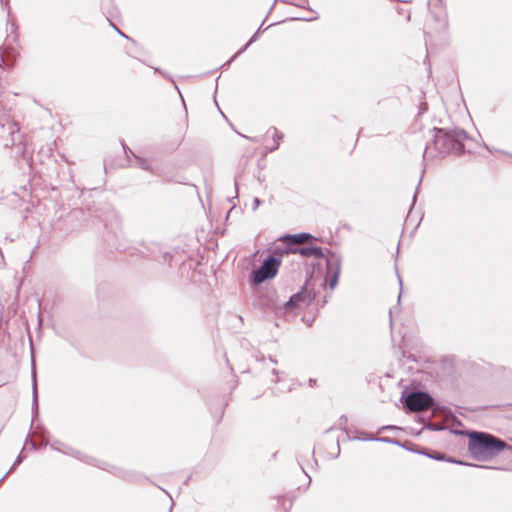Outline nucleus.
I'll list each match as a JSON object with an SVG mask.
<instances>
[{
	"mask_svg": "<svg viewBox=\"0 0 512 512\" xmlns=\"http://www.w3.org/2000/svg\"><path fill=\"white\" fill-rule=\"evenodd\" d=\"M467 437L468 451L471 457L477 461L490 460L504 450H508L512 456V446L493 434L471 431L467 433Z\"/></svg>",
	"mask_w": 512,
	"mask_h": 512,
	"instance_id": "f257e3e1",
	"label": "nucleus"
},
{
	"mask_svg": "<svg viewBox=\"0 0 512 512\" xmlns=\"http://www.w3.org/2000/svg\"><path fill=\"white\" fill-rule=\"evenodd\" d=\"M433 145L439 154L454 153L460 155L465 152L464 141L468 134L464 129L433 128Z\"/></svg>",
	"mask_w": 512,
	"mask_h": 512,
	"instance_id": "f03ea898",
	"label": "nucleus"
},
{
	"mask_svg": "<svg viewBox=\"0 0 512 512\" xmlns=\"http://www.w3.org/2000/svg\"><path fill=\"white\" fill-rule=\"evenodd\" d=\"M50 448L55 451L61 452L65 455L74 457V458H76L82 462H85L89 465L97 466L103 470H107L116 476H122V474H123L122 469H120L116 466H113V465H109L106 462L98 461L95 458L88 456L77 449L67 446L58 440H55L52 443H50Z\"/></svg>",
	"mask_w": 512,
	"mask_h": 512,
	"instance_id": "7ed1b4c3",
	"label": "nucleus"
},
{
	"mask_svg": "<svg viewBox=\"0 0 512 512\" xmlns=\"http://www.w3.org/2000/svg\"><path fill=\"white\" fill-rule=\"evenodd\" d=\"M3 133V145L5 148H11L13 157L18 159L25 157L26 142L25 137L20 133L19 125L15 122H8L6 125H2Z\"/></svg>",
	"mask_w": 512,
	"mask_h": 512,
	"instance_id": "20e7f679",
	"label": "nucleus"
},
{
	"mask_svg": "<svg viewBox=\"0 0 512 512\" xmlns=\"http://www.w3.org/2000/svg\"><path fill=\"white\" fill-rule=\"evenodd\" d=\"M317 238L310 233L302 232L298 234H285L278 239L279 243L273 246L272 252L275 257H282L285 255H293L295 244H302L304 242L311 243L316 241Z\"/></svg>",
	"mask_w": 512,
	"mask_h": 512,
	"instance_id": "39448f33",
	"label": "nucleus"
},
{
	"mask_svg": "<svg viewBox=\"0 0 512 512\" xmlns=\"http://www.w3.org/2000/svg\"><path fill=\"white\" fill-rule=\"evenodd\" d=\"M281 259L275 256H268L262 264L251 272L249 282L252 286H258L266 280L276 276Z\"/></svg>",
	"mask_w": 512,
	"mask_h": 512,
	"instance_id": "423d86ee",
	"label": "nucleus"
},
{
	"mask_svg": "<svg viewBox=\"0 0 512 512\" xmlns=\"http://www.w3.org/2000/svg\"><path fill=\"white\" fill-rule=\"evenodd\" d=\"M400 401L409 412L428 409L433 404V397L426 391H403Z\"/></svg>",
	"mask_w": 512,
	"mask_h": 512,
	"instance_id": "0eeeda50",
	"label": "nucleus"
},
{
	"mask_svg": "<svg viewBox=\"0 0 512 512\" xmlns=\"http://www.w3.org/2000/svg\"><path fill=\"white\" fill-rule=\"evenodd\" d=\"M316 298V293L308 287L306 282L302 289L293 294L285 304L286 309H293L299 307L300 304L310 305Z\"/></svg>",
	"mask_w": 512,
	"mask_h": 512,
	"instance_id": "6e6552de",
	"label": "nucleus"
},
{
	"mask_svg": "<svg viewBox=\"0 0 512 512\" xmlns=\"http://www.w3.org/2000/svg\"><path fill=\"white\" fill-rule=\"evenodd\" d=\"M403 447L409 451H412L414 453H418V454H421V455H424V456H427L431 459H434V460H437V461H447V462H450V463H456V464H460V465H469V466H475V467H481V465H476V464H469V463H466V462H463V461H459V460H455L451 457H447L445 454L443 453H440V452H436V451H430V450H427V449H424V448H412V447H409L408 446V443H404ZM482 468H488L487 466H482Z\"/></svg>",
	"mask_w": 512,
	"mask_h": 512,
	"instance_id": "1a4fd4ad",
	"label": "nucleus"
},
{
	"mask_svg": "<svg viewBox=\"0 0 512 512\" xmlns=\"http://www.w3.org/2000/svg\"><path fill=\"white\" fill-rule=\"evenodd\" d=\"M327 270L332 273L329 280V288L334 289L338 283L340 272H341V257L335 252H329V256L326 258Z\"/></svg>",
	"mask_w": 512,
	"mask_h": 512,
	"instance_id": "9d476101",
	"label": "nucleus"
},
{
	"mask_svg": "<svg viewBox=\"0 0 512 512\" xmlns=\"http://www.w3.org/2000/svg\"><path fill=\"white\" fill-rule=\"evenodd\" d=\"M313 242L314 241H312L311 243L305 242L306 244H309L308 246H300V244H295L293 255L299 256L301 258H313V259L326 258L324 250L319 246L313 245Z\"/></svg>",
	"mask_w": 512,
	"mask_h": 512,
	"instance_id": "9b49d317",
	"label": "nucleus"
},
{
	"mask_svg": "<svg viewBox=\"0 0 512 512\" xmlns=\"http://www.w3.org/2000/svg\"><path fill=\"white\" fill-rule=\"evenodd\" d=\"M124 150L127 155H128V153H130L135 158V161H136L135 165L137 167H139L140 169L146 170V171H152L151 165L145 158L135 155L131 149L126 148L125 146H124Z\"/></svg>",
	"mask_w": 512,
	"mask_h": 512,
	"instance_id": "f8f14e48",
	"label": "nucleus"
},
{
	"mask_svg": "<svg viewBox=\"0 0 512 512\" xmlns=\"http://www.w3.org/2000/svg\"><path fill=\"white\" fill-rule=\"evenodd\" d=\"M102 11L109 23H111L112 19L116 18L119 14L118 8L114 5L113 0H110L107 7L102 4Z\"/></svg>",
	"mask_w": 512,
	"mask_h": 512,
	"instance_id": "ddd939ff",
	"label": "nucleus"
},
{
	"mask_svg": "<svg viewBox=\"0 0 512 512\" xmlns=\"http://www.w3.org/2000/svg\"><path fill=\"white\" fill-rule=\"evenodd\" d=\"M260 32V28L257 32L250 38V40L230 59L228 60L223 67H228L233 60H235L240 54H242L253 42H255L258 38V34Z\"/></svg>",
	"mask_w": 512,
	"mask_h": 512,
	"instance_id": "4468645a",
	"label": "nucleus"
},
{
	"mask_svg": "<svg viewBox=\"0 0 512 512\" xmlns=\"http://www.w3.org/2000/svg\"><path fill=\"white\" fill-rule=\"evenodd\" d=\"M272 132V138H273V146L269 148V151L272 152L276 149H278L279 145H280V141L283 139V134L280 133L277 128L275 127H271L267 133H271Z\"/></svg>",
	"mask_w": 512,
	"mask_h": 512,
	"instance_id": "2eb2a0df",
	"label": "nucleus"
},
{
	"mask_svg": "<svg viewBox=\"0 0 512 512\" xmlns=\"http://www.w3.org/2000/svg\"><path fill=\"white\" fill-rule=\"evenodd\" d=\"M32 367H33V371H32V379H33V386H32V390H33V405L37 408V406H38L37 382H36L35 361H34L33 358H32Z\"/></svg>",
	"mask_w": 512,
	"mask_h": 512,
	"instance_id": "dca6fc26",
	"label": "nucleus"
},
{
	"mask_svg": "<svg viewBox=\"0 0 512 512\" xmlns=\"http://www.w3.org/2000/svg\"><path fill=\"white\" fill-rule=\"evenodd\" d=\"M25 458L26 455L23 453L22 450L6 473L10 475L24 461Z\"/></svg>",
	"mask_w": 512,
	"mask_h": 512,
	"instance_id": "f3484780",
	"label": "nucleus"
},
{
	"mask_svg": "<svg viewBox=\"0 0 512 512\" xmlns=\"http://www.w3.org/2000/svg\"><path fill=\"white\" fill-rule=\"evenodd\" d=\"M30 444L31 446V449H39V448H42V447H45L48 445V441L47 440H43L39 445H37L35 442L31 441L29 436H27L26 438V441H25V444Z\"/></svg>",
	"mask_w": 512,
	"mask_h": 512,
	"instance_id": "a211bd4d",
	"label": "nucleus"
},
{
	"mask_svg": "<svg viewBox=\"0 0 512 512\" xmlns=\"http://www.w3.org/2000/svg\"><path fill=\"white\" fill-rule=\"evenodd\" d=\"M376 440L381 441V442L391 443V444H397V445H400L402 447L404 445V444H400V442L398 440L393 439V438H389V437H381V438H377Z\"/></svg>",
	"mask_w": 512,
	"mask_h": 512,
	"instance_id": "6ab92c4d",
	"label": "nucleus"
},
{
	"mask_svg": "<svg viewBox=\"0 0 512 512\" xmlns=\"http://www.w3.org/2000/svg\"><path fill=\"white\" fill-rule=\"evenodd\" d=\"M110 25L113 27V29L123 38L131 40L129 36H127L124 32H122L113 22L110 23Z\"/></svg>",
	"mask_w": 512,
	"mask_h": 512,
	"instance_id": "aec40b11",
	"label": "nucleus"
},
{
	"mask_svg": "<svg viewBox=\"0 0 512 512\" xmlns=\"http://www.w3.org/2000/svg\"><path fill=\"white\" fill-rule=\"evenodd\" d=\"M238 197V178H235V196L233 198H228V201L232 203L234 198Z\"/></svg>",
	"mask_w": 512,
	"mask_h": 512,
	"instance_id": "412c9836",
	"label": "nucleus"
},
{
	"mask_svg": "<svg viewBox=\"0 0 512 512\" xmlns=\"http://www.w3.org/2000/svg\"><path fill=\"white\" fill-rule=\"evenodd\" d=\"M260 204H261V200L259 198H257V197L254 198V200H253V210H256L259 207Z\"/></svg>",
	"mask_w": 512,
	"mask_h": 512,
	"instance_id": "4be33fe9",
	"label": "nucleus"
},
{
	"mask_svg": "<svg viewBox=\"0 0 512 512\" xmlns=\"http://www.w3.org/2000/svg\"><path fill=\"white\" fill-rule=\"evenodd\" d=\"M339 426H342V425H345L347 423V417L342 415L340 418H339Z\"/></svg>",
	"mask_w": 512,
	"mask_h": 512,
	"instance_id": "5701e85b",
	"label": "nucleus"
},
{
	"mask_svg": "<svg viewBox=\"0 0 512 512\" xmlns=\"http://www.w3.org/2000/svg\"><path fill=\"white\" fill-rule=\"evenodd\" d=\"M301 20H305V21H313L315 19H317V16H312V17H302L300 18Z\"/></svg>",
	"mask_w": 512,
	"mask_h": 512,
	"instance_id": "b1692460",
	"label": "nucleus"
},
{
	"mask_svg": "<svg viewBox=\"0 0 512 512\" xmlns=\"http://www.w3.org/2000/svg\"><path fill=\"white\" fill-rule=\"evenodd\" d=\"M430 149H431V147L429 145H427L425 150H424L423 158H426V156L429 153Z\"/></svg>",
	"mask_w": 512,
	"mask_h": 512,
	"instance_id": "393cba45",
	"label": "nucleus"
},
{
	"mask_svg": "<svg viewBox=\"0 0 512 512\" xmlns=\"http://www.w3.org/2000/svg\"><path fill=\"white\" fill-rule=\"evenodd\" d=\"M496 151H497V152H499V153H502V154H504V155H507V156H509V157H512V154H511V153H509V152H507V151H502V150H496Z\"/></svg>",
	"mask_w": 512,
	"mask_h": 512,
	"instance_id": "a878e982",
	"label": "nucleus"
},
{
	"mask_svg": "<svg viewBox=\"0 0 512 512\" xmlns=\"http://www.w3.org/2000/svg\"><path fill=\"white\" fill-rule=\"evenodd\" d=\"M9 476V474H5L1 479H0V484Z\"/></svg>",
	"mask_w": 512,
	"mask_h": 512,
	"instance_id": "bb28decb",
	"label": "nucleus"
},
{
	"mask_svg": "<svg viewBox=\"0 0 512 512\" xmlns=\"http://www.w3.org/2000/svg\"><path fill=\"white\" fill-rule=\"evenodd\" d=\"M269 359H270V361H271L272 363L277 364V360H276V359H274L272 356H270V357H269Z\"/></svg>",
	"mask_w": 512,
	"mask_h": 512,
	"instance_id": "cd10ccee",
	"label": "nucleus"
},
{
	"mask_svg": "<svg viewBox=\"0 0 512 512\" xmlns=\"http://www.w3.org/2000/svg\"><path fill=\"white\" fill-rule=\"evenodd\" d=\"M315 382H316V380H315V379H310V380H309V385H310V386H313V384H314Z\"/></svg>",
	"mask_w": 512,
	"mask_h": 512,
	"instance_id": "c85d7f7f",
	"label": "nucleus"
},
{
	"mask_svg": "<svg viewBox=\"0 0 512 512\" xmlns=\"http://www.w3.org/2000/svg\"><path fill=\"white\" fill-rule=\"evenodd\" d=\"M392 428H393V426H383V427H382V430H385V429H392Z\"/></svg>",
	"mask_w": 512,
	"mask_h": 512,
	"instance_id": "c756f323",
	"label": "nucleus"
},
{
	"mask_svg": "<svg viewBox=\"0 0 512 512\" xmlns=\"http://www.w3.org/2000/svg\"><path fill=\"white\" fill-rule=\"evenodd\" d=\"M272 373H273L274 375H278V373H279V372H278V370L273 369Z\"/></svg>",
	"mask_w": 512,
	"mask_h": 512,
	"instance_id": "7c9ffc66",
	"label": "nucleus"
},
{
	"mask_svg": "<svg viewBox=\"0 0 512 512\" xmlns=\"http://www.w3.org/2000/svg\"><path fill=\"white\" fill-rule=\"evenodd\" d=\"M484 147L491 152V149L489 148V146H487L486 144H484Z\"/></svg>",
	"mask_w": 512,
	"mask_h": 512,
	"instance_id": "2f4dec72",
	"label": "nucleus"
},
{
	"mask_svg": "<svg viewBox=\"0 0 512 512\" xmlns=\"http://www.w3.org/2000/svg\"><path fill=\"white\" fill-rule=\"evenodd\" d=\"M416 195H417V191L415 192V194L413 196V202H415V200H416Z\"/></svg>",
	"mask_w": 512,
	"mask_h": 512,
	"instance_id": "473e14b6",
	"label": "nucleus"
},
{
	"mask_svg": "<svg viewBox=\"0 0 512 512\" xmlns=\"http://www.w3.org/2000/svg\"><path fill=\"white\" fill-rule=\"evenodd\" d=\"M236 207V204H233L232 208L230 209L228 215L231 213V211L233 210V208Z\"/></svg>",
	"mask_w": 512,
	"mask_h": 512,
	"instance_id": "72a5a7b5",
	"label": "nucleus"
},
{
	"mask_svg": "<svg viewBox=\"0 0 512 512\" xmlns=\"http://www.w3.org/2000/svg\"><path fill=\"white\" fill-rule=\"evenodd\" d=\"M155 71L158 72V73H162L159 68H155Z\"/></svg>",
	"mask_w": 512,
	"mask_h": 512,
	"instance_id": "f704fd0d",
	"label": "nucleus"
},
{
	"mask_svg": "<svg viewBox=\"0 0 512 512\" xmlns=\"http://www.w3.org/2000/svg\"><path fill=\"white\" fill-rule=\"evenodd\" d=\"M337 449H338V452H339L340 451L339 443H337Z\"/></svg>",
	"mask_w": 512,
	"mask_h": 512,
	"instance_id": "c9c22d12",
	"label": "nucleus"
}]
</instances>
